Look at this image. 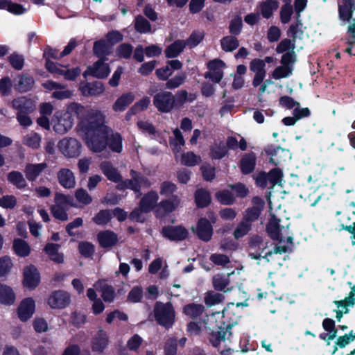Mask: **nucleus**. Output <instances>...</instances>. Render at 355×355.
Here are the masks:
<instances>
[{
    "label": "nucleus",
    "instance_id": "21",
    "mask_svg": "<svg viewBox=\"0 0 355 355\" xmlns=\"http://www.w3.org/2000/svg\"><path fill=\"white\" fill-rule=\"evenodd\" d=\"M162 234L171 241H182L188 236V231L182 226H168L162 229Z\"/></svg>",
    "mask_w": 355,
    "mask_h": 355
},
{
    "label": "nucleus",
    "instance_id": "18",
    "mask_svg": "<svg viewBox=\"0 0 355 355\" xmlns=\"http://www.w3.org/2000/svg\"><path fill=\"white\" fill-rule=\"evenodd\" d=\"M70 302L69 294L63 291L53 292L48 299V304L52 309H62Z\"/></svg>",
    "mask_w": 355,
    "mask_h": 355
},
{
    "label": "nucleus",
    "instance_id": "5",
    "mask_svg": "<svg viewBox=\"0 0 355 355\" xmlns=\"http://www.w3.org/2000/svg\"><path fill=\"white\" fill-rule=\"evenodd\" d=\"M355 10L354 0H340L338 2L339 17L343 25L348 24L347 41L349 45L355 44V19L352 13Z\"/></svg>",
    "mask_w": 355,
    "mask_h": 355
},
{
    "label": "nucleus",
    "instance_id": "63",
    "mask_svg": "<svg viewBox=\"0 0 355 355\" xmlns=\"http://www.w3.org/2000/svg\"><path fill=\"white\" fill-rule=\"evenodd\" d=\"M204 37L202 32H194L190 37L184 41L186 46H189L190 48L195 47L197 46L202 40Z\"/></svg>",
    "mask_w": 355,
    "mask_h": 355
},
{
    "label": "nucleus",
    "instance_id": "29",
    "mask_svg": "<svg viewBox=\"0 0 355 355\" xmlns=\"http://www.w3.org/2000/svg\"><path fill=\"white\" fill-rule=\"evenodd\" d=\"M135 96L132 93H125L116 99L112 108L115 112H122L134 101Z\"/></svg>",
    "mask_w": 355,
    "mask_h": 355
},
{
    "label": "nucleus",
    "instance_id": "40",
    "mask_svg": "<svg viewBox=\"0 0 355 355\" xmlns=\"http://www.w3.org/2000/svg\"><path fill=\"white\" fill-rule=\"evenodd\" d=\"M183 311L186 315L191 318H196L203 313L204 306L198 304H189L184 307Z\"/></svg>",
    "mask_w": 355,
    "mask_h": 355
},
{
    "label": "nucleus",
    "instance_id": "35",
    "mask_svg": "<svg viewBox=\"0 0 355 355\" xmlns=\"http://www.w3.org/2000/svg\"><path fill=\"white\" fill-rule=\"evenodd\" d=\"M13 249L15 252L20 257H26L31 252V248L29 245L21 239L14 240Z\"/></svg>",
    "mask_w": 355,
    "mask_h": 355
},
{
    "label": "nucleus",
    "instance_id": "37",
    "mask_svg": "<svg viewBox=\"0 0 355 355\" xmlns=\"http://www.w3.org/2000/svg\"><path fill=\"white\" fill-rule=\"evenodd\" d=\"M174 138L171 140V145L175 153L176 159H178V153H180L182 146L184 144V140L181 132L178 129L173 130Z\"/></svg>",
    "mask_w": 355,
    "mask_h": 355
},
{
    "label": "nucleus",
    "instance_id": "44",
    "mask_svg": "<svg viewBox=\"0 0 355 355\" xmlns=\"http://www.w3.org/2000/svg\"><path fill=\"white\" fill-rule=\"evenodd\" d=\"M34 83L32 77L28 76H21L19 78L17 84H16V89L20 92H26L31 89Z\"/></svg>",
    "mask_w": 355,
    "mask_h": 355
},
{
    "label": "nucleus",
    "instance_id": "52",
    "mask_svg": "<svg viewBox=\"0 0 355 355\" xmlns=\"http://www.w3.org/2000/svg\"><path fill=\"white\" fill-rule=\"evenodd\" d=\"M232 273H228L227 276H225L223 275H217L214 276L213 278V284L216 290L223 291L224 290L229 284L228 277Z\"/></svg>",
    "mask_w": 355,
    "mask_h": 355
},
{
    "label": "nucleus",
    "instance_id": "26",
    "mask_svg": "<svg viewBox=\"0 0 355 355\" xmlns=\"http://www.w3.org/2000/svg\"><path fill=\"white\" fill-rule=\"evenodd\" d=\"M15 294L11 287L0 284V304L6 306H11L15 302Z\"/></svg>",
    "mask_w": 355,
    "mask_h": 355
},
{
    "label": "nucleus",
    "instance_id": "34",
    "mask_svg": "<svg viewBox=\"0 0 355 355\" xmlns=\"http://www.w3.org/2000/svg\"><path fill=\"white\" fill-rule=\"evenodd\" d=\"M186 46V43L183 40H177L169 45L165 50V54L167 58H175L178 56Z\"/></svg>",
    "mask_w": 355,
    "mask_h": 355
},
{
    "label": "nucleus",
    "instance_id": "28",
    "mask_svg": "<svg viewBox=\"0 0 355 355\" xmlns=\"http://www.w3.org/2000/svg\"><path fill=\"white\" fill-rule=\"evenodd\" d=\"M98 240L101 246L105 248L114 245L118 241V238L113 232L106 230L98 234Z\"/></svg>",
    "mask_w": 355,
    "mask_h": 355
},
{
    "label": "nucleus",
    "instance_id": "27",
    "mask_svg": "<svg viewBox=\"0 0 355 355\" xmlns=\"http://www.w3.org/2000/svg\"><path fill=\"white\" fill-rule=\"evenodd\" d=\"M12 107L18 110V113L31 112L35 109V105L31 99L20 97L14 99L12 102Z\"/></svg>",
    "mask_w": 355,
    "mask_h": 355
},
{
    "label": "nucleus",
    "instance_id": "30",
    "mask_svg": "<svg viewBox=\"0 0 355 355\" xmlns=\"http://www.w3.org/2000/svg\"><path fill=\"white\" fill-rule=\"evenodd\" d=\"M8 181L19 189H23L28 185L23 174L17 171H12L8 174Z\"/></svg>",
    "mask_w": 355,
    "mask_h": 355
},
{
    "label": "nucleus",
    "instance_id": "42",
    "mask_svg": "<svg viewBox=\"0 0 355 355\" xmlns=\"http://www.w3.org/2000/svg\"><path fill=\"white\" fill-rule=\"evenodd\" d=\"M111 46L106 40L96 41L94 44V52L98 57L108 55L110 53Z\"/></svg>",
    "mask_w": 355,
    "mask_h": 355
},
{
    "label": "nucleus",
    "instance_id": "38",
    "mask_svg": "<svg viewBox=\"0 0 355 355\" xmlns=\"http://www.w3.org/2000/svg\"><path fill=\"white\" fill-rule=\"evenodd\" d=\"M220 45L223 51L231 52L239 47V42L236 37L229 35L221 39Z\"/></svg>",
    "mask_w": 355,
    "mask_h": 355
},
{
    "label": "nucleus",
    "instance_id": "41",
    "mask_svg": "<svg viewBox=\"0 0 355 355\" xmlns=\"http://www.w3.org/2000/svg\"><path fill=\"white\" fill-rule=\"evenodd\" d=\"M195 200L198 207H205L211 202L210 194L205 189H198L195 194Z\"/></svg>",
    "mask_w": 355,
    "mask_h": 355
},
{
    "label": "nucleus",
    "instance_id": "17",
    "mask_svg": "<svg viewBox=\"0 0 355 355\" xmlns=\"http://www.w3.org/2000/svg\"><path fill=\"white\" fill-rule=\"evenodd\" d=\"M42 86L49 90H53L52 96L57 99H67L73 96L72 91L66 89L64 86L52 80H48L44 83Z\"/></svg>",
    "mask_w": 355,
    "mask_h": 355
},
{
    "label": "nucleus",
    "instance_id": "20",
    "mask_svg": "<svg viewBox=\"0 0 355 355\" xmlns=\"http://www.w3.org/2000/svg\"><path fill=\"white\" fill-rule=\"evenodd\" d=\"M180 204V198L178 196H173L169 199L162 200L155 210L158 216H162L174 211Z\"/></svg>",
    "mask_w": 355,
    "mask_h": 355
},
{
    "label": "nucleus",
    "instance_id": "7",
    "mask_svg": "<svg viewBox=\"0 0 355 355\" xmlns=\"http://www.w3.org/2000/svg\"><path fill=\"white\" fill-rule=\"evenodd\" d=\"M271 218L270 219L266 230L269 236L274 240H277L279 242L289 243L290 245H293V236L290 233L288 229V224L284 225H279V220L271 214Z\"/></svg>",
    "mask_w": 355,
    "mask_h": 355
},
{
    "label": "nucleus",
    "instance_id": "2",
    "mask_svg": "<svg viewBox=\"0 0 355 355\" xmlns=\"http://www.w3.org/2000/svg\"><path fill=\"white\" fill-rule=\"evenodd\" d=\"M98 110V109L84 106L76 102L69 103L64 112H56L55 114L53 130L58 134H65L73 127V116H76L78 119V127L83 139L85 141L87 131L84 128L83 123L94 122L95 117L92 112Z\"/></svg>",
    "mask_w": 355,
    "mask_h": 355
},
{
    "label": "nucleus",
    "instance_id": "39",
    "mask_svg": "<svg viewBox=\"0 0 355 355\" xmlns=\"http://www.w3.org/2000/svg\"><path fill=\"white\" fill-rule=\"evenodd\" d=\"M59 245L53 243H48L46 245L45 251L50 259L55 263H60L63 261V255L58 252Z\"/></svg>",
    "mask_w": 355,
    "mask_h": 355
},
{
    "label": "nucleus",
    "instance_id": "59",
    "mask_svg": "<svg viewBox=\"0 0 355 355\" xmlns=\"http://www.w3.org/2000/svg\"><path fill=\"white\" fill-rule=\"evenodd\" d=\"M160 194L164 196H170L177 190V187L175 184L165 181L160 185Z\"/></svg>",
    "mask_w": 355,
    "mask_h": 355
},
{
    "label": "nucleus",
    "instance_id": "3",
    "mask_svg": "<svg viewBox=\"0 0 355 355\" xmlns=\"http://www.w3.org/2000/svg\"><path fill=\"white\" fill-rule=\"evenodd\" d=\"M250 245L252 248H258L260 252L256 253L250 252L249 256L252 259H257L262 258L270 264L275 268H279L286 260V253L290 251L293 245H290L289 243L279 242L275 245L271 250L264 252L268 246V243L265 242L259 236H254L252 238Z\"/></svg>",
    "mask_w": 355,
    "mask_h": 355
},
{
    "label": "nucleus",
    "instance_id": "46",
    "mask_svg": "<svg viewBox=\"0 0 355 355\" xmlns=\"http://www.w3.org/2000/svg\"><path fill=\"white\" fill-rule=\"evenodd\" d=\"M322 327L327 331L328 340H334L337 335V329L335 327V322L333 320L326 318L322 322Z\"/></svg>",
    "mask_w": 355,
    "mask_h": 355
},
{
    "label": "nucleus",
    "instance_id": "23",
    "mask_svg": "<svg viewBox=\"0 0 355 355\" xmlns=\"http://www.w3.org/2000/svg\"><path fill=\"white\" fill-rule=\"evenodd\" d=\"M108 337L106 332L100 329L93 335L92 349L94 352H102L108 345Z\"/></svg>",
    "mask_w": 355,
    "mask_h": 355
},
{
    "label": "nucleus",
    "instance_id": "31",
    "mask_svg": "<svg viewBox=\"0 0 355 355\" xmlns=\"http://www.w3.org/2000/svg\"><path fill=\"white\" fill-rule=\"evenodd\" d=\"M82 93L85 96H98L104 91L103 85L100 82L87 83L80 87Z\"/></svg>",
    "mask_w": 355,
    "mask_h": 355
},
{
    "label": "nucleus",
    "instance_id": "58",
    "mask_svg": "<svg viewBox=\"0 0 355 355\" xmlns=\"http://www.w3.org/2000/svg\"><path fill=\"white\" fill-rule=\"evenodd\" d=\"M12 266L11 259L8 256L0 258V277L7 275Z\"/></svg>",
    "mask_w": 355,
    "mask_h": 355
},
{
    "label": "nucleus",
    "instance_id": "8",
    "mask_svg": "<svg viewBox=\"0 0 355 355\" xmlns=\"http://www.w3.org/2000/svg\"><path fill=\"white\" fill-rule=\"evenodd\" d=\"M156 321L166 328L171 327L175 321V311L171 303L157 302L154 308Z\"/></svg>",
    "mask_w": 355,
    "mask_h": 355
},
{
    "label": "nucleus",
    "instance_id": "48",
    "mask_svg": "<svg viewBox=\"0 0 355 355\" xmlns=\"http://www.w3.org/2000/svg\"><path fill=\"white\" fill-rule=\"evenodd\" d=\"M295 44L293 43V41L285 39L283 40L277 46L276 51L278 53H286L292 52L295 55Z\"/></svg>",
    "mask_w": 355,
    "mask_h": 355
},
{
    "label": "nucleus",
    "instance_id": "1",
    "mask_svg": "<svg viewBox=\"0 0 355 355\" xmlns=\"http://www.w3.org/2000/svg\"><path fill=\"white\" fill-rule=\"evenodd\" d=\"M95 117L94 122L83 123L87 131L85 144L92 152L102 153L108 146L113 152L119 153L122 151V137L118 132H114L111 128L106 125L105 115L101 111L92 112Z\"/></svg>",
    "mask_w": 355,
    "mask_h": 355
},
{
    "label": "nucleus",
    "instance_id": "10",
    "mask_svg": "<svg viewBox=\"0 0 355 355\" xmlns=\"http://www.w3.org/2000/svg\"><path fill=\"white\" fill-rule=\"evenodd\" d=\"M154 106L162 112H169L175 106V96L169 92L162 91L153 97Z\"/></svg>",
    "mask_w": 355,
    "mask_h": 355
},
{
    "label": "nucleus",
    "instance_id": "47",
    "mask_svg": "<svg viewBox=\"0 0 355 355\" xmlns=\"http://www.w3.org/2000/svg\"><path fill=\"white\" fill-rule=\"evenodd\" d=\"M135 29L141 33H150L151 26L149 22L142 16H137L135 19Z\"/></svg>",
    "mask_w": 355,
    "mask_h": 355
},
{
    "label": "nucleus",
    "instance_id": "36",
    "mask_svg": "<svg viewBox=\"0 0 355 355\" xmlns=\"http://www.w3.org/2000/svg\"><path fill=\"white\" fill-rule=\"evenodd\" d=\"M42 138L36 132H30L23 137V144L32 149H37L40 146Z\"/></svg>",
    "mask_w": 355,
    "mask_h": 355
},
{
    "label": "nucleus",
    "instance_id": "24",
    "mask_svg": "<svg viewBox=\"0 0 355 355\" xmlns=\"http://www.w3.org/2000/svg\"><path fill=\"white\" fill-rule=\"evenodd\" d=\"M59 183L66 189L75 187L76 180L73 172L68 168H61L57 174Z\"/></svg>",
    "mask_w": 355,
    "mask_h": 355
},
{
    "label": "nucleus",
    "instance_id": "50",
    "mask_svg": "<svg viewBox=\"0 0 355 355\" xmlns=\"http://www.w3.org/2000/svg\"><path fill=\"white\" fill-rule=\"evenodd\" d=\"M200 161V157L191 152H188L181 155L180 162L184 165L192 166L198 164Z\"/></svg>",
    "mask_w": 355,
    "mask_h": 355
},
{
    "label": "nucleus",
    "instance_id": "33",
    "mask_svg": "<svg viewBox=\"0 0 355 355\" xmlns=\"http://www.w3.org/2000/svg\"><path fill=\"white\" fill-rule=\"evenodd\" d=\"M279 7V3L276 0H266L260 4V11L264 18H270L273 12Z\"/></svg>",
    "mask_w": 355,
    "mask_h": 355
},
{
    "label": "nucleus",
    "instance_id": "11",
    "mask_svg": "<svg viewBox=\"0 0 355 355\" xmlns=\"http://www.w3.org/2000/svg\"><path fill=\"white\" fill-rule=\"evenodd\" d=\"M61 153L66 157H76L80 154L81 144L74 138H64L58 144Z\"/></svg>",
    "mask_w": 355,
    "mask_h": 355
},
{
    "label": "nucleus",
    "instance_id": "6",
    "mask_svg": "<svg viewBox=\"0 0 355 355\" xmlns=\"http://www.w3.org/2000/svg\"><path fill=\"white\" fill-rule=\"evenodd\" d=\"M159 195L155 191H150L146 193L141 199L139 207L130 214L132 220L143 222L145 220L144 214H146L158 206Z\"/></svg>",
    "mask_w": 355,
    "mask_h": 355
},
{
    "label": "nucleus",
    "instance_id": "22",
    "mask_svg": "<svg viewBox=\"0 0 355 355\" xmlns=\"http://www.w3.org/2000/svg\"><path fill=\"white\" fill-rule=\"evenodd\" d=\"M196 233L200 239L205 241H209L213 234V229L210 222L205 218L200 219L197 224Z\"/></svg>",
    "mask_w": 355,
    "mask_h": 355
},
{
    "label": "nucleus",
    "instance_id": "57",
    "mask_svg": "<svg viewBox=\"0 0 355 355\" xmlns=\"http://www.w3.org/2000/svg\"><path fill=\"white\" fill-rule=\"evenodd\" d=\"M111 217L112 214L110 211L102 210L93 218V220L97 225H105L110 221Z\"/></svg>",
    "mask_w": 355,
    "mask_h": 355
},
{
    "label": "nucleus",
    "instance_id": "14",
    "mask_svg": "<svg viewBox=\"0 0 355 355\" xmlns=\"http://www.w3.org/2000/svg\"><path fill=\"white\" fill-rule=\"evenodd\" d=\"M23 275L24 286L33 290L39 285L40 282V275L35 266L30 265L25 267Z\"/></svg>",
    "mask_w": 355,
    "mask_h": 355
},
{
    "label": "nucleus",
    "instance_id": "19",
    "mask_svg": "<svg viewBox=\"0 0 355 355\" xmlns=\"http://www.w3.org/2000/svg\"><path fill=\"white\" fill-rule=\"evenodd\" d=\"M110 69L104 60H99L92 67H90L83 73L84 76L92 75L98 78H103L108 76Z\"/></svg>",
    "mask_w": 355,
    "mask_h": 355
},
{
    "label": "nucleus",
    "instance_id": "61",
    "mask_svg": "<svg viewBox=\"0 0 355 355\" xmlns=\"http://www.w3.org/2000/svg\"><path fill=\"white\" fill-rule=\"evenodd\" d=\"M293 8L289 3L283 6L280 11V19L282 23L287 24L289 22L293 15Z\"/></svg>",
    "mask_w": 355,
    "mask_h": 355
},
{
    "label": "nucleus",
    "instance_id": "4",
    "mask_svg": "<svg viewBox=\"0 0 355 355\" xmlns=\"http://www.w3.org/2000/svg\"><path fill=\"white\" fill-rule=\"evenodd\" d=\"M100 168L109 180L119 183L117 186L119 189H130L140 194L141 189L148 188L152 184L146 177L141 175L140 173L133 170L131 171V180H126L121 182L122 178L118 172V170L111 162L107 161L101 162Z\"/></svg>",
    "mask_w": 355,
    "mask_h": 355
},
{
    "label": "nucleus",
    "instance_id": "25",
    "mask_svg": "<svg viewBox=\"0 0 355 355\" xmlns=\"http://www.w3.org/2000/svg\"><path fill=\"white\" fill-rule=\"evenodd\" d=\"M47 167L46 163L28 164L24 169L26 178L29 181H34Z\"/></svg>",
    "mask_w": 355,
    "mask_h": 355
},
{
    "label": "nucleus",
    "instance_id": "56",
    "mask_svg": "<svg viewBox=\"0 0 355 355\" xmlns=\"http://www.w3.org/2000/svg\"><path fill=\"white\" fill-rule=\"evenodd\" d=\"M227 153V149L223 143L215 144L211 149V156L214 159H220Z\"/></svg>",
    "mask_w": 355,
    "mask_h": 355
},
{
    "label": "nucleus",
    "instance_id": "60",
    "mask_svg": "<svg viewBox=\"0 0 355 355\" xmlns=\"http://www.w3.org/2000/svg\"><path fill=\"white\" fill-rule=\"evenodd\" d=\"M242 26L243 22L241 17L236 16L232 19L230 23V32L233 35H237L241 33Z\"/></svg>",
    "mask_w": 355,
    "mask_h": 355
},
{
    "label": "nucleus",
    "instance_id": "32",
    "mask_svg": "<svg viewBox=\"0 0 355 355\" xmlns=\"http://www.w3.org/2000/svg\"><path fill=\"white\" fill-rule=\"evenodd\" d=\"M256 157L254 153L245 155L241 160V169L243 173H251L255 166Z\"/></svg>",
    "mask_w": 355,
    "mask_h": 355
},
{
    "label": "nucleus",
    "instance_id": "51",
    "mask_svg": "<svg viewBox=\"0 0 355 355\" xmlns=\"http://www.w3.org/2000/svg\"><path fill=\"white\" fill-rule=\"evenodd\" d=\"M196 98L195 95L189 94L186 91L181 90L175 96V105L181 107L184 103L187 102H191Z\"/></svg>",
    "mask_w": 355,
    "mask_h": 355
},
{
    "label": "nucleus",
    "instance_id": "62",
    "mask_svg": "<svg viewBox=\"0 0 355 355\" xmlns=\"http://www.w3.org/2000/svg\"><path fill=\"white\" fill-rule=\"evenodd\" d=\"M8 61L13 68L20 70L23 68L24 59L22 55L13 53L8 57Z\"/></svg>",
    "mask_w": 355,
    "mask_h": 355
},
{
    "label": "nucleus",
    "instance_id": "15",
    "mask_svg": "<svg viewBox=\"0 0 355 355\" xmlns=\"http://www.w3.org/2000/svg\"><path fill=\"white\" fill-rule=\"evenodd\" d=\"M264 62L261 59H253L250 63V69L254 73L252 80V85L254 87H258L263 81L266 71L265 69Z\"/></svg>",
    "mask_w": 355,
    "mask_h": 355
},
{
    "label": "nucleus",
    "instance_id": "9",
    "mask_svg": "<svg viewBox=\"0 0 355 355\" xmlns=\"http://www.w3.org/2000/svg\"><path fill=\"white\" fill-rule=\"evenodd\" d=\"M295 62V55L293 53L283 54L281 60L282 65L277 67L272 73V78L279 80L289 77L293 70V64Z\"/></svg>",
    "mask_w": 355,
    "mask_h": 355
},
{
    "label": "nucleus",
    "instance_id": "54",
    "mask_svg": "<svg viewBox=\"0 0 355 355\" xmlns=\"http://www.w3.org/2000/svg\"><path fill=\"white\" fill-rule=\"evenodd\" d=\"M268 182L269 184L273 187L275 184H281L282 182V171L279 168H274L271 170L268 173Z\"/></svg>",
    "mask_w": 355,
    "mask_h": 355
},
{
    "label": "nucleus",
    "instance_id": "45",
    "mask_svg": "<svg viewBox=\"0 0 355 355\" xmlns=\"http://www.w3.org/2000/svg\"><path fill=\"white\" fill-rule=\"evenodd\" d=\"M150 99L149 97L145 96L139 100L128 111V114H135L139 112L146 110L150 105Z\"/></svg>",
    "mask_w": 355,
    "mask_h": 355
},
{
    "label": "nucleus",
    "instance_id": "64",
    "mask_svg": "<svg viewBox=\"0 0 355 355\" xmlns=\"http://www.w3.org/2000/svg\"><path fill=\"white\" fill-rule=\"evenodd\" d=\"M185 75L184 74H179L173 77V78L168 80L166 83V86L168 89H175L180 86L185 80Z\"/></svg>",
    "mask_w": 355,
    "mask_h": 355
},
{
    "label": "nucleus",
    "instance_id": "16",
    "mask_svg": "<svg viewBox=\"0 0 355 355\" xmlns=\"http://www.w3.org/2000/svg\"><path fill=\"white\" fill-rule=\"evenodd\" d=\"M338 310L336 311V319L340 321L344 313L349 312V306L355 304V286L352 288L349 295L343 300L334 301Z\"/></svg>",
    "mask_w": 355,
    "mask_h": 355
},
{
    "label": "nucleus",
    "instance_id": "53",
    "mask_svg": "<svg viewBox=\"0 0 355 355\" xmlns=\"http://www.w3.org/2000/svg\"><path fill=\"white\" fill-rule=\"evenodd\" d=\"M223 300V294L211 291L207 294L205 302L207 306H211L220 303Z\"/></svg>",
    "mask_w": 355,
    "mask_h": 355
},
{
    "label": "nucleus",
    "instance_id": "13",
    "mask_svg": "<svg viewBox=\"0 0 355 355\" xmlns=\"http://www.w3.org/2000/svg\"><path fill=\"white\" fill-rule=\"evenodd\" d=\"M35 311V302L31 297L21 300L17 307V313L21 322H26L32 318Z\"/></svg>",
    "mask_w": 355,
    "mask_h": 355
},
{
    "label": "nucleus",
    "instance_id": "55",
    "mask_svg": "<svg viewBox=\"0 0 355 355\" xmlns=\"http://www.w3.org/2000/svg\"><path fill=\"white\" fill-rule=\"evenodd\" d=\"M251 227V224L243 220L234 230V236L236 239H239L248 234Z\"/></svg>",
    "mask_w": 355,
    "mask_h": 355
},
{
    "label": "nucleus",
    "instance_id": "12",
    "mask_svg": "<svg viewBox=\"0 0 355 355\" xmlns=\"http://www.w3.org/2000/svg\"><path fill=\"white\" fill-rule=\"evenodd\" d=\"M225 64L219 59H214L207 63L208 71L205 73V77L210 79L215 83H218L223 77V69Z\"/></svg>",
    "mask_w": 355,
    "mask_h": 355
},
{
    "label": "nucleus",
    "instance_id": "49",
    "mask_svg": "<svg viewBox=\"0 0 355 355\" xmlns=\"http://www.w3.org/2000/svg\"><path fill=\"white\" fill-rule=\"evenodd\" d=\"M216 199L223 205H231L234 201V197L229 190L224 189L216 193Z\"/></svg>",
    "mask_w": 355,
    "mask_h": 355
},
{
    "label": "nucleus",
    "instance_id": "43",
    "mask_svg": "<svg viewBox=\"0 0 355 355\" xmlns=\"http://www.w3.org/2000/svg\"><path fill=\"white\" fill-rule=\"evenodd\" d=\"M2 2L3 3L1 9H6L12 14L21 15L26 12V9L20 4L12 3L10 0H2Z\"/></svg>",
    "mask_w": 355,
    "mask_h": 355
}]
</instances>
